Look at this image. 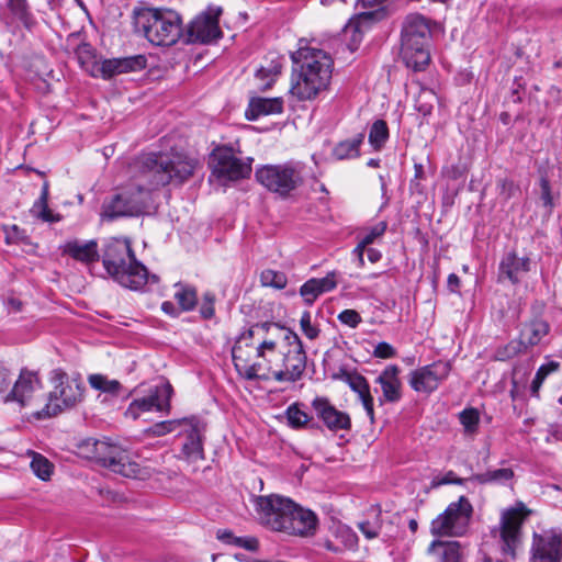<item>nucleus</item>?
I'll use <instances>...</instances> for the list:
<instances>
[{
    "mask_svg": "<svg viewBox=\"0 0 562 562\" xmlns=\"http://www.w3.org/2000/svg\"><path fill=\"white\" fill-rule=\"evenodd\" d=\"M179 435L184 438L182 453L191 461L204 459L203 441L206 431V424L200 418L192 416L182 418Z\"/></svg>",
    "mask_w": 562,
    "mask_h": 562,
    "instance_id": "nucleus-16",
    "label": "nucleus"
},
{
    "mask_svg": "<svg viewBox=\"0 0 562 562\" xmlns=\"http://www.w3.org/2000/svg\"><path fill=\"white\" fill-rule=\"evenodd\" d=\"M102 262L105 271L122 286L140 290L149 279L157 282V276L148 271L135 257L131 241L126 238H111L104 247Z\"/></svg>",
    "mask_w": 562,
    "mask_h": 562,
    "instance_id": "nucleus-3",
    "label": "nucleus"
},
{
    "mask_svg": "<svg viewBox=\"0 0 562 562\" xmlns=\"http://www.w3.org/2000/svg\"><path fill=\"white\" fill-rule=\"evenodd\" d=\"M389 139V127L385 121L376 120L369 131V143L375 149L380 150L384 147Z\"/></svg>",
    "mask_w": 562,
    "mask_h": 562,
    "instance_id": "nucleus-41",
    "label": "nucleus"
},
{
    "mask_svg": "<svg viewBox=\"0 0 562 562\" xmlns=\"http://www.w3.org/2000/svg\"><path fill=\"white\" fill-rule=\"evenodd\" d=\"M8 7L15 20L29 12L26 0H9Z\"/></svg>",
    "mask_w": 562,
    "mask_h": 562,
    "instance_id": "nucleus-61",
    "label": "nucleus"
},
{
    "mask_svg": "<svg viewBox=\"0 0 562 562\" xmlns=\"http://www.w3.org/2000/svg\"><path fill=\"white\" fill-rule=\"evenodd\" d=\"M168 38L169 40L166 41L165 37H149V41L155 46L169 48V47L177 45L180 42L183 45H191V44L210 45V44L215 43L218 37H168Z\"/></svg>",
    "mask_w": 562,
    "mask_h": 562,
    "instance_id": "nucleus-38",
    "label": "nucleus"
},
{
    "mask_svg": "<svg viewBox=\"0 0 562 562\" xmlns=\"http://www.w3.org/2000/svg\"><path fill=\"white\" fill-rule=\"evenodd\" d=\"M540 200L542 205L551 212L554 206L550 181L547 177L540 178Z\"/></svg>",
    "mask_w": 562,
    "mask_h": 562,
    "instance_id": "nucleus-53",
    "label": "nucleus"
},
{
    "mask_svg": "<svg viewBox=\"0 0 562 562\" xmlns=\"http://www.w3.org/2000/svg\"><path fill=\"white\" fill-rule=\"evenodd\" d=\"M337 273L328 272L324 278H312L304 282L300 288V295L306 305H313L317 297L326 292L333 291L337 286Z\"/></svg>",
    "mask_w": 562,
    "mask_h": 562,
    "instance_id": "nucleus-27",
    "label": "nucleus"
},
{
    "mask_svg": "<svg viewBox=\"0 0 562 562\" xmlns=\"http://www.w3.org/2000/svg\"><path fill=\"white\" fill-rule=\"evenodd\" d=\"M513 477L514 471L510 468H502L472 475L471 481L479 484H505Z\"/></svg>",
    "mask_w": 562,
    "mask_h": 562,
    "instance_id": "nucleus-37",
    "label": "nucleus"
},
{
    "mask_svg": "<svg viewBox=\"0 0 562 562\" xmlns=\"http://www.w3.org/2000/svg\"><path fill=\"white\" fill-rule=\"evenodd\" d=\"M31 469L34 474L43 481L49 480L54 469L53 463L40 453L31 452Z\"/></svg>",
    "mask_w": 562,
    "mask_h": 562,
    "instance_id": "nucleus-44",
    "label": "nucleus"
},
{
    "mask_svg": "<svg viewBox=\"0 0 562 562\" xmlns=\"http://www.w3.org/2000/svg\"><path fill=\"white\" fill-rule=\"evenodd\" d=\"M560 368V363L557 361H549L537 370L536 375L530 385V393L535 397H539V391L547 376L553 372H557Z\"/></svg>",
    "mask_w": 562,
    "mask_h": 562,
    "instance_id": "nucleus-43",
    "label": "nucleus"
},
{
    "mask_svg": "<svg viewBox=\"0 0 562 562\" xmlns=\"http://www.w3.org/2000/svg\"><path fill=\"white\" fill-rule=\"evenodd\" d=\"M61 251L83 263H91L99 260L98 245L94 240L86 243H81L77 239L70 240L61 246Z\"/></svg>",
    "mask_w": 562,
    "mask_h": 562,
    "instance_id": "nucleus-32",
    "label": "nucleus"
},
{
    "mask_svg": "<svg viewBox=\"0 0 562 562\" xmlns=\"http://www.w3.org/2000/svg\"><path fill=\"white\" fill-rule=\"evenodd\" d=\"M459 419L467 435H474L479 429L480 414L476 408H465L459 414Z\"/></svg>",
    "mask_w": 562,
    "mask_h": 562,
    "instance_id": "nucleus-47",
    "label": "nucleus"
},
{
    "mask_svg": "<svg viewBox=\"0 0 562 562\" xmlns=\"http://www.w3.org/2000/svg\"><path fill=\"white\" fill-rule=\"evenodd\" d=\"M260 281L263 286H271L281 290L286 286L288 278L284 272L266 269L260 274Z\"/></svg>",
    "mask_w": 562,
    "mask_h": 562,
    "instance_id": "nucleus-48",
    "label": "nucleus"
},
{
    "mask_svg": "<svg viewBox=\"0 0 562 562\" xmlns=\"http://www.w3.org/2000/svg\"><path fill=\"white\" fill-rule=\"evenodd\" d=\"M146 66L147 59L145 55L142 54L119 58H105L101 61L99 78L111 80L120 75L142 71Z\"/></svg>",
    "mask_w": 562,
    "mask_h": 562,
    "instance_id": "nucleus-20",
    "label": "nucleus"
},
{
    "mask_svg": "<svg viewBox=\"0 0 562 562\" xmlns=\"http://www.w3.org/2000/svg\"><path fill=\"white\" fill-rule=\"evenodd\" d=\"M364 134L359 133L351 139L340 142L334 148V156L337 159H350L356 158L360 154V145L363 143Z\"/></svg>",
    "mask_w": 562,
    "mask_h": 562,
    "instance_id": "nucleus-36",
    "label": "nucleus"
},
{
    "mask_svg": "<svg viewBox=\"0 0 562 562\" xmlns=\"http://www.w3.org/2000/svg\"><path fill=\"white\" fill-rule=\"evenodd\" d=\"M530 269L531 260L528 256L519 257L516 251H508L499 261L498 280H508L512 284H518Z\"/></svg>",
    "mask_w": 562,
    "mask_h": 562,
    "instance_id": "nucleus-22",
    "label": "nucleus"
},
{
    "mask_svg": "<svg viewBox=\"0 0 562 562\" xmlns=\"http://www.w3.org/2000/svg\"><path fill=\"white\" fill-rule=\"evenodd\" d=\"M390 15L387 7H380L371 11H366L353 15L345 25L346 34L357 35L370 32L372 26Z\"/></svg>",
    "mask_w": 562,
    "mask_h": 562,
    "instance_id": "nucleus-26",
    "label": "nucleus"
},
{
    "mask_svg": "<svg viewBox=\"0 0 562 562\" xmlns=\"http://www.w3.org/2000/svg\"><path fill=\"white\" fill-rule=\"evenodd\" d=\"M318 524L317 516L310 509H305L294 503L289 520L283 530L291 536H313Z\"/></svg>",
    "mask_w": 562,
    "mask_h": 562,
    "instance_id": "nucleus-23",
    "label": "nucleus"
},
{
    "mask_svg": "<svg viewBox=\"0 0 562 562\" xmlns=\"http://www.w3.org/2000/svg\"><path fill=\"white\" fill-rule=\"evenodd\" d=\"M526 351L527 350L522 346V342H520L519 339H514L508 344L496 348L493 359L496 361H507Z\"/></svg>",
    "mask_w": 562,
    "mask_h": 562,
    "instance_id": "nucleus-45",
    "label": "nucleus"
},
{
    "mask_svg": "<svg viewBox=\"0 0 562 562\" xmlns=\"http://www.w3.org/2000/svg\"><path fill=\"white\" fill-rule=\"evenodd\" d=\"M198 165L196 159L181 153H148L136 158L134 168L144 179L147 190H153L170 183H184Z\"/></svg>",
    "mask_w": 562,
    "mask_h": 562,
    "instance_id": "nucleus-2",
    "label": "nucleus"
},
{
    "mask_svg": "<svg viewBox=\"0 0 562 562\" xmlns=\"http://www.w3.org/2000/svg\"><path fill=\"white\" fill-rule=\"evenodd\" d=\"M289 425L293 428H300L307 424L310 420L308 415L301 411L297 404H292L286 408L285 412Z\"/></svg>",
    "mask_w": 562,
    "mask_h": 562,
    "instance_id": "nucleus-51",
    "label": "nucleus"
},
{
    "mask_svg": "<svg viewBox=\"0 0 562 562\" xmlns=\"http://www.w3.org/2000/svg\"><path fill=\"white\" fill-rule=\"evenodd\" d=\"M300 41L297 50L292 53V60L301 64L293 69L290 93L299 101L315 99L329 86L333 72V59L324 50L308 47L307 42Z\"/></svg>",
    "mask_w": 562,
    "mask_h": 562,
    "instance_id": "nucleus-1",
    "label": "nucleus"
},
{
    "mask_svg": "<svg viewBox=\"0 0 562 562\" xmlns=\"http://www.w3.org/2000/svg\"><path fill=\"white\" fill-rule=\"evenodd\" d=\"M316 415L331 431L349 430L351 419L345 412L338 411L326 397H316L312 402Z\"/></svg>",
    "mask_w": 562,
    "mask_h": 562,
    "instance_id": "nucleus-21",
    "label": "nucleus"
},
{
    "mask_svg": "<svg viewBox=\"0 0 562 562\" xmlns=\"http://www.w3.org/2000/svg\"><path fill=\"white\" fill-rule=\"evenodd\" d=\"M471 481V476L467 479L458 477L453 471H448L443 476L437 477V485H443V484H458L463 485Z\"/></svg>",
    "mask_w": 562,
    "mask_h": 562,
    "instance_id": "nucleus-59",
    "label": "nucleus"
},
{
    "mask_svg": "<svg viewBox=\"0 0 562 562\" xmlns=\"http://www.w3.org/2000/svg\"><path fill=\"white\" fill-rule=\"evenodd\" d=\"M175 288L177 289L175 300L179 304L180 311H192L198 302L195 289L181 283H176Z\"/></svg>",
    "mask_w": 562,
    "mask_h": 562,
    "instance_id": "nucleus-39",
    "label": "nucleus"
},
{
    "mask_svg": "<svg viewBox=\"0 0 562 562\" xmlns=\"http://www.w3.org/2000/svg\"><path fill=\"white\" fill-rule=\"evenodd\" d=\"M282 65L279 60H271L268 66H261L256 71V78L262 81L261 88L269 89L281 72Z\"/></svg>",
    "mask_w": 562,
    "mask_h": 562,
    "instance_id": "nucleus-42",
    "label": "nucleus"
},
{
    "mask_svg": "<svg viewBox=\"0 0 562 562\" xmlns=\"http://www.w3.org/2000/svg\"><path fill=\"white\" fill-rule=\"evenodd\" d=\"M53 382L55 387L49 393L48 402L35 414L38 419L54 417L64 409L72 408L82 400L83 386L76 380L69 381L66 373L54 371Z\"/></svg>",
    "mask_w": 562,
    "mask_h": 562,
    "instance_id": "nucleus-8",
    "label": "nucleus"
},
{
    "mask_svg": "<svg viewBox=\"0 0 562 562\" xmlns=\"http://www.w3.org/2000/svg\"><path fill=\"white\" fill-rule=\"evenodd\" d=\"M133 24L143 35H182V20L178 12L169 9L135 8Z\"/></svg>",
    "mask_w": 562,
    "mask_h": 562,
    "instance_id": "nucleus-7",
    "label": "nucleus"
},
{
    "mask_svg": "<svg viewBox=\"0 0 562 562\" xmlns=\"http://www.w3.org/2000/svg\"><path fill=\"white\" fill-rule=\"evenodd\" d=\"M549 330L550 326L546 321L535 318L521 324L518 339L528 350V348L539 345L542 338L549 334Z\"/></svg>",
    "mask_w": 562,
    "mask_h": 562,
    "instance_id": "nucleus-31",
    "label": "nucleus"
},
{
    "mask_svg": "<svg viewBox=\"0 0 562 562\" xmlns=\"http://www.w3.org/2000/svg\"><path fill=\"white\" fill-rule=\"evenodd\" d=\"M214 303H215L214 294L207 292L203 295L201 306H200V314H201L202 318L211 319L214 316V314H215Z\"/></svg>",
    "mask_w": 562,
    "mask_h": 562,
    "instance_id": "nucleus-57",
    "label": "nucleus"
},
{
    "mask_svg": "<svg viewBox=\"0 0 562 562\" xmlns=\"http://www.w3.org/2000/svg\"><path fill=\"white\" fill-rule=\"evenodd\" d=\"M340 323L348 325L351 328H356L361 323L360 314L355 310H345L338 315Z\"/></svg>",
    "mask_w": 562,
    "mask_h": 562,
    "instance_id": "nucleus-58",
    "label": "nucleus"
},
{
    "mask_svg": "<svg viewBox=\"0 0 562 562\" xmlns=\"http://www.w3.org/2000/svg\"><path fill=\"white\" fill-rule=\"evenodd\" d=\"M272 326V323L255 324L239 335L232 349L234 366L238 373L247 380L258 379V371L261 366L260 363L252 362V358L256 357V347L247 349L244 347V341L252 340L256 333L260 330L268 331Z\"/></svg>",
    "mask_w": 562,
    "mask_h": 562,
    "instance_id": "nucleus-12",
    "label": "nucleus"
},
{
    "mask_svg": "<svg viewBox=\"0 0 562 562\" xmlns=\"http://www.w3.org/2000/svg\"><path fill=\"white\" fill-rule=\"evenodd\" d=\"M283 112L282 98L252 97L249 100L245 116L248 121H255L262 115L280 114Z\"/></svg>",
    "mask_w": 562,
    "mask_h": 562,
    "instance_id": "nucleus-29",
    "label": "nucleus"
},
{
    "mask_svg": "<svg viewBox=\"0 0 562 562\" xmlns=\"http://www.w3.org/2000/svg\"><path fill=\"white\" fill-rule=\"evenodd\" d=\"M450 370L449 362L436 361L412 371L408 382L416 392L431 393L448 378Z\"/></svg>",
    "mask_w": 562,
    "mask_h": 562,
    "instance_id": "nucleus-15",
    "label": "nucleus"
},
{
    "mask_svg": "<svg viewBox=\"0 0 562 562\" xmlns=\"http://www.w3.org/2000/svg\"><path fill=\"white\" fill-rule=\"evenodd\" d=\"M31 214L46 223H56L61 220V216L59 214H55L49 207L48 202H35L30 210Z\"/></svg>",
    "mask_w": 562,
    "mask_h": 562,
    "instance_id": "nucleus-50",
    "label": "nucleus"
},
{
    "mask_svg": "<svg viewBox=\"0 0 562 562\" xmlns=\"http://www.w3.org/2000/svg\"><path fill=\"white\" fill-rule=\"evenodd\" d=\"M140 190L139 184L137 193L125 190L114 194L103 203L101 215L108 220L138 215L143 210V202L139 198Z\"/></svg>",
    "mask_w": 562,
    "mask_h": 562,
    "instance_id": "nucleus-18",
    "label": "nucleus"
},
{
    "mask_svg": "<svg viewBox=\"0 0 562 562\" xmlns=\"http://www.w3.org/2000/svg\"><path fill=\"white\" fill-rule=\"evenodd\" d=\"M400 368L396 364L387 366L376 378V383L381 385L385 401L394 403L401 398L402 383L398 379Z\"/></svg>",
    "mask_w": 562,
    "mask_h": 562,
    "instance_id": "nucleus-30",
    "label": "nucleus"
},
{
    "mask_svg": "<svg viewBox=\"0 0 562 562\" xmlns=\"http://www.w3.org/2000/svg\"><path fill=\"white\" fill-rule=\"evenodd\" d=\"M172 395V387L169 383H161L148 390L147 395L133 400L125 416L136 420L143 413L148 412H162L169 413L171 408L170 400Z\"/></svg>",
    "mask_w": 562,
    "mask_h": 562,
    "instance_id": "nucleus-13",
    "label": "nucleus"
},
{
    "mask_svg": "<svg viewBox=\"0 0 562 562\" xmlns=\"http://www.w3.org/2000/svg\"><path fill=\"white\" fill-rule=\"evenodd\" d=\"M3 232L5 235V243L8 245L19 244L26 238L24 229H21L18 225H4Z\"/></svg>",
    "mask_w": 562,
    "mask_h": 562,
    "instance_id": "nucleus-54",
    "label": "nucleus"
},
{
    "mask_svg": "<svg viewBox=\"0 0 562 562\" xmlns=\"http://www.w3.org/2000/svg\"><path fill=\"white\" fill-rule=\"evenodd\" d=\"M395 353V349L385 341L379 342L373 350V356L381 359L393 358Z\"/></svg>",
    "mask_w": 562,
    "mask_h": 562,
    "instance_id": "nucleus-60",
    "label": "nucleus"
},
{
    "mask_svg": "<svg viewBox=\"0 0 562 562\" xmlns=\"http://www.w3.org/2000/svg\"><path fill=\"white\" fill-rule=\"evenodd\" d=\"M345 381L348 383L350 389L356 392L360 401H364L371 396L370 386L366 378L359 373H345Z\"/></svg>",
    "mask_w": 562,
    "mask_h": 562,
    "instance_id": "nucleus-46",
    "label": "nucleus"
},
{
    "mask_svg": "<svg viewBox=\"0 0 562 562\" xmlns=\"http://www.w3.org/2000/svg\"><path fill=\"white\" fill-rule=\"evenodd\" d=\"M257 181L268 191L286 198L304 182L303 166L289 161L279 165H265L256 170Z\"/></svg>",
    "mask_w": 562,
    "mask_h": 562,
    "instance_id": "nucleus-6",
    "label": "nucleus"
},
{
    "mask_svg": "<svg viewBox=\"0 0 562 562\" xmlns=\"http://www.w3.org/2000/svg\"><path fill=\"white\" fill-rule=\"evenodd\" d=\"M80 450L85 458L95 461L114 473L126 477L138 475V464L131 462L127 452L117 445L89 438L80 445Z\"/></svg>",
    "mask_w": 562,
    "mask_h": 562,
    "instance_id": "nucleus-4",
    "label": "nucleus"
},
{
    "mask_svg": "<svg viewBox=\"0 0 562 562\" xmlns=\"http://www.w3.org/2000/svg\"><path fill=\"white\" fill-rule=\"evenodd\" d=\"M428 552L435 554L440 562H461L462 551L458 541L435 540L430 543Z\"/></svg>",
    "mask_w": 562,
    "mask_h": 562,
    "instance_id": "nucleus-35",
    "label": "nucleus"
},
{
    "mask_svg": "<svg viewBox=\"0 0 562 562\" xmlns=\"http://www.w3.org/2000/svg\"><path fill=\"white\" fill-rule=\"evenodd\" d=\"M182 419L164 420L154 424L145 430L150 437H161L167 434L173 432L181 427Z\"/></svg>",
    "mask_w": 562,
    "mask_h": 562,
    "instance_id": "nucleus-49",
    "label": "nucleus"
},
{
    "mask_svg": "<svg viewBox=\"0 0 562 562\" xmlns=\"http://www.w3.org/2000/svg\"><path fill=\"white\" fill-rule=\"evenodd\" d=\"M562 531L546 529L533 532L529 562H561Z\"/></svg>",
    "mask_w": 562,
    "mask_h": 562,
    "instance_id": "nucleus-14",
    "label": "nucleus"
},
{
    "mask_svg": "<svg viewBox=\"0 0 562 562\" xmlns=\"http://www.w3.org/2000/svg\"><path fill=\"white\" fill-rule=\"evenodd\" d=\"M294 502L280 495L259 496L256 498V512L261 525L283 532Z\"/></svg>",
    "mask_w": 562,
    "mask_h": 562,
    "instance_id": "nucleus-11",
    "label": "nucleus"
},
{
    "mask_svg": "<svg viewBox=\"0 0 562 562\" xmlns=\"http://www.w3.org/2000/svg\"><path fill=\"white\" fill-rule=\"evenodd\" d=\"M18 22H20L22 25H23V30L22 31H25V32H29V33H33V32H37V21L34 19V16L32 15V13L29 11L27 13H25L24 15H22L21 18H19L16 20Z\"/></svg>",
    "mask_w": 562,
    "mask_h": 562,
    "instance_id": "nucleus-62",
    "label": "nucleus"
},
{
    "mask_svg": "<svg viewBox=\"0 0 562 562\" xmlns=\"http://www.w3.org/2000/svg\"><path fill=\"white\" fill-rule=\"evenodd\" d=\"M443 26L420 13L408 14L402 25V35H435L443 33Z\"/></svg>",
    "mask_w": 562,
    "mask_h": 562,
    "instance_id": "nucleus-28",
    "label": "nucleus"
},
{
    "mask_svg": "<svg viewBox=\"0 0 562 562\" xmlns=\"http://www.w3.org/2000/svg\"><path fill=\"white\" fill-rule=\"evenodd\" d=\"M300 326L301 330L308 339L313 340L317 338L319 330L317 327L312 325L311 313L308 311L303 312L300 319Z\"/></svg>",
    "mask_w": 562,
    "mask_h": 562,
    "instance_id": "nucleus-56",
    "label": "nucleus"
},
{
    "mask_svg": "<svg viewBox=\"0 0 562 562\" xmlns=\"http://www.w3.org/2000/svg\"><path fill=\"white\" fill-rule=\"evenodd\" d=\"M360 531L369 540L382 537L384 541H389L394 538V533L384 531L385 519L382 513L378 509H372L369 514V518L358 524Z\"/></svg>",
    "mask_w": 562,
    "mask_h": 562,
    "instance_id": "nucleus-33",
    "label": "nucleus"
},
{
    "mask_svg": "<svg viewBox=\"0 0 562 562\" xmlns=\"http://www.w3.org/2000/svg\"><path fill=\"white\" fill-rule=\"evenodd\" d=\"M76 56L81 68L91 77L99 78L101 61L99 54L89 43H81L76 49Z\"/></svg>",
    "mask_w": 562,
    "mask_h": 562,
    "instance_id": "nucleus-34",
    "label": "nucleus"
},
{
    "mask_svg": "<svg viewBox=\"0 0 562 562\" xmlns=\"http://www.w3.org/2000/svg\"><path fill=\"white\" fill-rule=\"evenodd\" d=\"M11 383H12V378H11L10 371L5 368H1L0 369V393L9 390Z\"/></svg>",
    "mask_w": 562,
    "mask_h": 562,
    "instance_id": "nucleus-64",
    "label": "nucleus"
},
{
    "mask_svg": "<svg viewBox=\"0 0 562 562\" xmlns=\"http://www.w3.org/2000/svg\"><path fill=\"white\" fill-rule=\"evenodd\" d=\"M532 514L533 510L521 501L502 512L499 526L492 530V535L498 539L504 554L513 559L516 557V551L522 543V525Z\"/></svg>",
    "mask_w": 562,
    "mask_h": 562,
    "instance_id": "nucleus-5",
    "label": "nucleus"
},
{
    "mask_svg": "<svg viewBox=\"0 0 562 562\" xmlns=\"http://www.w3.org/2000/svg\"><path fill=\"white\" fill-rule=\"evenodd\" d=\"M41 381L35 372L22 370L11 391L3 397L4 402H16L21 406L27 405L33 394L40 390Z\"/></svg>",
    "mask_w": 562,
    "mask_h": 562,
    "instance_id": "nucleus-24",
    "label": "nucleus"
},
{
    "mask_svg": "<svg viewBox=\"0 0 562 562\" xmlns=\"http://www.w3.org/2000/svg\"><path fill=\"white\" fill-rule=\"evenodd\" d=\"M277 348V342L272 339H265L256 347V357L265 358L266 350L273 351Z\"/></svg>",
    "mask_w": 562,
    "mask_h": 562,
    "instance_id": "nucleus-63",
    "label": "nucleus"
},
{
    "mask_svg": "<svg viewBox=\"0 0 562 562\" xmlns=\"http://www.w3.org/2000/svg\"><path fill=\"white\" fill-rule=\"evenodd\" d=\"M473 507L465 496L450 503L446 510L432 519L430 532L434 536L459 537L467 532Z\"/></svg>",
    "mask_w": 562,
    "mask_h": 562,
    "instance_id": "nucleus-9",
    "label": "nucleus"
},
{
    "mask_svg": "<svg viewBox=\"0 0 562 562\" xmlns=\"http://www.w3.org/2000/svg\"><path fill=\"white\" fill-rule=\"evenodd\" d=\"M387 228V223L385 221H381L370 227L368 232L363 235V244L364 245H371L374 243L375 239L381 237Z\"/></svg>",
    "mask_w": 562,
    "mask_h": 562,
    "instance_id": "nucleus-55",
    "label": "nucleus"
},
{
    "mask_svg": "<svg viewBox=\"0 0 562 562\" xmlns=\"http://www.w3.org/2000/svg\"><path fill=\"white\" fill-rule=\"evenodd\" d=\"M92 389L117 396L123 386L117 380H109L102 374H91L88 379Z\"/></svg>",
    "mask_w": 562,
    "mask_h": 562,
    "instance_id": "nucleus-40",
    "label": "nucleus"
},
{
    "mask_svg": "<svg viewBox=\"0 0 562 562\" xmlns=\"http://www.w3.org/2000/svg\"><path fill=\"white\" fill-rule=\"evenodd\" d=\"M497 189L499 195L505 200L512 199L519 192V186L508 178L498 179Z\"/></svg>",
    "mask_w": 562,
    "mask_h": 562,
    "instance_id": "nucleus-52",
    "label": "nucleus"
},
{
    "mask_svg": "<svg viewBox=\"0 0 562 562\" xmlns=\"http://www.w3.org/2000/svg\"><path fill=\"white\" fill-rule=\"evenodd\" d=\"M221 14L220 7H209L190 22L187 35H222L218 26Z\"/></svg>",
    "mask_w": 562,
    "mask_h": 562,
    "instance_id": "nucleus-25",
    "label": "nucleus"
},
{
    "mask_svg": "<svg viewBox=\"0 0 562 562\" xmlns=\"http://www.w3.org/2000/svg\"><path fill=\"white\" fill-rule=\"evenodd\" d=\"M213 157L215 161L213 173L218 178L236 181L245 179L251 173V158L243 160L227 148L215 150Z\"/></svg>",
    "mask_w": 562,
    "mask_h": 562,
    "instance_id": "nucleus-17",
    "label": "nucleus"
},
{
    "mask_svg": "<svg viewBox=\"0 0 562 562\" xmlns=\"http://www.w3.org/2000/svg\"><path fill=\"white\" fill-rule=\"evenodd\" d=\"M424 37H402L401 58L406 67L423 71L430 64L431 53Z\"/></svg>",
    "mask_w": 562,
    "mask_h": 562,
    "instance_id": "nucleus-19",
    "label": "nucleus"
},
{
    "mask_svg": "<svg viewBox=\"0 0 562 562\" xmlns=\"http://www.w3.org/2000/svg\"><path fill=\"white\" fill-rule=\"evenodd\" d=\"M284 331L283 340L285 342L284 350H282V366L283 370L273 371L272 376L278 382H296L299 381L306 368V352L303 344L296 333L289 328L279 327Z\"/></svg>",
    "mask_w": 562,
    "mask_h": 562,
    "instance_id": "nucleus-10",
    "label": "nucleus"
}]
</instances>
